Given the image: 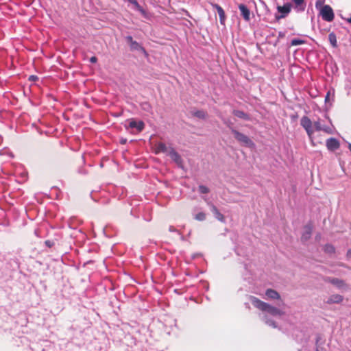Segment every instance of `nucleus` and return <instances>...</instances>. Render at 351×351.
Returning a JSON list of instances; mask_svg holds the SVG:
<instances>
[{
    "instance_id": "nucleus-3",
    "label": "nucleus",
    "mask_w": 351,
    "mask_h": 351,
    "mask_svg": "<svg viewBox=\"0 0 351 351\" xmlns=\"http://www.w3.org/2000/svg\"><path fill=\"white\" fill-rule=\"evenodd\" d=\"M232 132L234 135L235 138L242 145L250 147L254 146L252 141L245 134L241 133L234 129H232Z\"/></svg>"
},
{
    "instance_id": "nucleus-37",
    "label": "nucleus",
    "mask_w": 351,
    "mask_h": 351,
    "mask_svg": "<svg viewBox=\"0 0 351 351\" xmlns=\"http://www.w3.org/2000/svg\"><path fill=\"white\" fill-rule=\"evenodd\" d=\"M36 78H37V77H36V76H34V75H31V76H30V79L34 80V79H36Z\"/></svg>"
},
{
    "instance_id": "nucleus-22",
    "label": "nucleus",
    "mask_w": 351,
    "mask_h": 351,
    "mask_svg": "<svg viewBox=\"0 0 351 351\" xmlns=\"http://www.w3.org/2000/svg\"><path fill=\"white\" fill-rule=\"evenodd\" d=\"M0 156H8L10 158H13V154L7 148H4L0 150Z\"/></svg>"
},
{
    "instance_id": "nucleus-9",
    "label": "nucleus",
    "mask_w": 351,
    "mask_h": 351,
    "mask_svg": "<svg viewBox=\"0 0 351 351\" xmlns=\"http://www.w3.org/2000/svg\"><path fill=\"white\" fill-rule=\"evenodd\" d=\"M293 3V8L297 12H302L305 10L306 3L304 0H291Z\"/></svg>"
},
{
    "instance_id": "nucleus-29",
    "label": "nucleus",
    "mask_w": 351,
    "mask_h": 351,
    "mask_svg": "<svg viewBox=\"0 0 351 351\" xmlns=\"http://www.w3.org/2000/svg\"><path fill=\"white\" fill-rule=\"evenodd\" d=\"M304 43V41L300 39H293L291 40V45L293 46L299 45Z\"/></svg>"
},
{
    "instance_id": "nucleus-7",
    "label": "nucleus",
    "mask_w": 351,
    "mask_h": 351,
    "mask_svg": "<svg viewBox=\"0 0 351 351\" xmlns=\"http://www.w3.org/2000/svg\"><path fill=\"white\" fill-rule=\"evenodd\" d=\"M313 127L316 131H323L327 134L332 133V128L329 125L323 124L320 119L317 120L313 123Z\"/></svg>"
},
{
    "instance_id": "nucleus-34",
    "label": "nucleus",
    "mask_w": 351,
    "mask_h": 351,
    "mask_svg": "<svg viewBox=\"0 0 351 351\" xmlns=\"http://www.w3.org/2000/svg\"><path fill=\"white\" fill-rule=\"evenodd\" d=\"M138 11H139L141 14L144 16H147V13L145 12V10L141 6V8L138 10Z\"/></svg>"
},
{
    "instance_id": "nucleus-31",
    "label": "nucleus",
    "mask_w": 351,
    "mask_h": 351,
    "mask_svg": "<svg viewBox=\"0 0 351 351\" xmlns=\"http://www.w3.org/2000/svg\"><path fill=\"white\" fill-rule=\"evenodd\" d=\"M222 119H223V123H224L226 125H227L230 128V130H232V129H234V128L231 126V125H232V123H231V121H230V120H228V119H223V118H222Z\"/></svg>"
},
{
    "instance_id": "nucleus-35",
    "label": "nucleus",
    "mask_w": 351,
    "mask_h": 351,
    "mask_svg": "<svg viewBox=\"0 0 351 351\" xmlns=\"http://www.w3.org/2000/svg\"><path fill=\"white\" fill-rule=\"evenodd\" d=\"M126 40L131 45L132 42H134V40H133V38L131 36H128L126 37Z\"/></svg>"
},
{
    "instance_id": "nucleus-17",
    "label": "nucleus",
    "mask_w": 351,
    "mask_h": 351,
    "mask_svg": "<svg viewBox=\"0 0 351 351\" xmlns=\"http://www.w3.org/2000/svg\"><path fill=\"white\" fill-rule=\"evenodd\" d=\"M211 211L214 214L216 219H217L220 221H224L223 215L219 211V210L215 206H211Z\"/></svg>"
},
{
    "instance_id": "nucleus-16",
    "label": "nucleus",
    "mask_w": 351,
    "mask_h": 351,
    "mask_svg": "<svg viewBox=\"0 0 351 351\" xmlns=\"http://www.w3.org/2000/svg\"><path fill=\"white\" fill-rule=\"evenodd\" d=\"M130 47L132 50H137L141 51L145 56H147V53L145 48L142 47L136 41H134L130 45Z\"/></svg>"
},
{
    "instance_id": "nucleus-14",
    "label": "nucleus",
    "mask_w": 351,
    "mask_h": 351,
    "mask_svg": "<svg viewBox=\"0 0 351 351\" xmlns=\"http://www.w3.org/2000/svg\"><path fill=\"white\" fill-rule=\"evenodd\" d=\"M211 5H212L213 8H214L217 10V13L219 16L220 22L221 24H223L225 19H226V16H225V12L223 11V8L220 5H219L218 4H216V3H212Z\"/></svg>"
},
{
    "instance_id": "nucleus-2",
    "label": "nucleus",
    "mask_w": 351,
    "mask_h": 351,
    "mask_svg": "<svg viewBox=\"0 0 351 351\" xmlns=\"http://www.w3.org/2000/svg\"><path fill=\"white\" fill-rule=\"evenodd\" d=\"M319 14L325 21L331 22L334 20L335 14L333 10L329 5L322 6L320 8Z\"/></svg>"
},
{
    "instance_id": "nucleus-13",
    "label": "nucleus",
    "mask_w": 351,
    "mask_h": 351,
    "mask_svg": "<svg viewBox=\"0 0 351 351\" xmlns=\"http://www.w3.org/2000/svg\"><path fill=\"white\" fill-rule=\"evenodd\" d=\"M169 151V147H167V145L163 143H158L156 145L155 147V152L156 154L159 153H165L168 155Z\"/></svg>"
},
{
    "instance_id": "nucleus-30",
    "label": "nucleus",
    "mask_w": 351,
    "mask_h": 351,
    "mask_svg": "<svg viewBox=\"0 0 351 351\" xmlns=\"http://www.w3.org/2000/svg\"><path fill=\"white\" fill-rule=\"evenodd\" d=\"M45 243L46 246H47L48 247H51L55 245L54 241H51V240L45 241Z\"/></svg>"
},
{
    "instance_id": "nucleus-41",
    "label": "nucleus",
    "mask_w": 351,
    "mask_h": 351,
    "mask_svg": "<svg viewBox=\"0 0 351 351\" xmlns=\"http://www.w3.org/2000/svg\"><path fill=\"white\" fill-rule=\"evenodd\" d=\"M1 141H2V137H1V136H0V143H1Z\"/></svg>"
},
{
    "instance_id": "nucleus-24",
    "label": "nucleus",
    "mask_w": 351,
    "mask_h": 351,
    "mask_svg": "<svg viewBox=\"0 0 351 351\" xmlns=\"http://www.w3.org/2000/svg\"><path fill=\"white\" fill-rule=\"evenodd\" d=\"M331 282L335 285H337L338 287H342L344 285L343 281L338 279V278H334L331 280Z\"/></svg>"
},
{
    "instance_id": "nucleus-15",
    "label": "nucleus",
    "mask_w": 351,
    "mask_h": 351,
    "mask_svg": "<svg viewBox=\"0 0 351 351\" xmlns=\"http://www.w3.org/2000/svg\"><path fill=\"white\" fill-rule=\"evenodd\" d=\"M343 300L342 295L339 294H335L331 295L327 300V303L328 304H339L341 303Z\"/></svg>"
},
{
    "instance_id": "nucleus-39",
    "label": "nucleus",
    "mask_w": 351,
    "mask_h": 351,
    "mask_svg": "<svg viewBox=\"0 0 351 351\" xmlns=\"http://www.w3.org/2000/svg\"><path fill=\"white\" fill-rule=\"evenodd\" d=\"M348 149H349V150H350V152H351V143H349V144H348Z\"/></svg>"
},
{
    "instance_id": "nucleus-38",
    "label": "nucleus",
    "mask_w": 351,
    "mask_h": 351,
    "mask_svg": "<svg viewBox=\"0 0 351 351\" xmlns=\"http://www.w3.org/2000/svg\"><path fill=\"white\" fill-rule=\"evenodd\" d=\"M348 22L350 23L351 24V15H350V17L349 19H348Z\"/></svg>"
},
{
    "instance_id": "nucleus-19",
    "label": "nucleus",
    "mask_w": 351,
    "mask_h": 351,
    "mask_svg": "<svg viewBox=\"0 0 351 351\" xmlns=\"http://www.w3.org/2000/svg\"><path fill=\"white\" fill-rule=\"evenodd\" d=\"M265 295L267 298L271 299H278L280 297L278 293L273 289H267L266 291Z\"/></svg>"
},
{
    "instance_id": "nucleus-27",
    "label": "nucleus",
    "mask_w": 351,
    "mask_h": 351,
    "mask_svg": "<svg viewBox=\"0 0 351 351\" xmlns=\"http://www.w3.org/2000/svg\"><path fill=\"white\" fill-rule=\"evenodd\" d=\"M128 1L132 4L134 8L137 10L141 8V5H139L136 0H128Z\"/></svg>"
},
{
    "instance_id": "nucleus-21",
    "label": "nucleus",
    "mask_w": 351,
    "mask_h": 351,
    "mask_svg": "<svg viewBox=\"0 0 351 351\" xmlns=\"http://www.w3.org/2000/svg\"><path fill=\"white\" fill-rule=\"evenodd\" d=\"M233 114L239 118L243 119H247V115L244 112H243L241 110H234L233 111Z\"/></svg>"
},
{
    "instance_id": "nucleus-26",
    "label": "nucleus",
    "mask_w": 351,
    "mask_h": 351,
    "mask_svg": "<svg viewBox=\"0 0 351 351\" xmlns=\"http://www.w3.org/2000/svg\"><path fill=\"white\" fill-rule=\"evenodd\" d=\"M199 192L200 193L206 194L209 192V189L207 186L204 185H200L199 186Z\"/></svg>"
},
{
    "instance_id": "nucleus-36",
    "label": "nucleus",
    "mask_w": 351,
    "mask_h": 351,
    "mask_svg": "<svg viewBox=\"0 0 351 351\" xmlns=\"http://www.w3.org/2000/svg\"><path fill=\"white\" fill-rule=\"evenodd\" d=\"M97 58L93 56V57H91L90 59V61L92 62V63H95L97 62Z\"/></svg>"
},
{
    "instance_id": "nucleus-40",
    "label": "nucleus",
    "mask_w": 351,
    "mask_h": 351,
    "mask_svg": "<svg viewBox=\"0 0 351 351\" xmlns=\"http://www.w3.org/2000/svg\"><path fill=\"white\" fill-rule=\"evenodd\" d=\"M169 230L170 231H174V229L172 227H170Z\"/></svg>"
},
{
    "instance_id": "nucleus-25",
    "label": "nucleus",
    "mask_w": 351,
    "mask_h": 351,
    "mask_svg": "<svg viewBox=\"0 0 351 351\" xmlns=\"http://www.w3.org/2000/svg\"><path fill=\"white\" fill-rule=\"evenodd\" d=\"M194 115L199 119H204L206 117V113L202 110H197L195 112Z\"/></svg>"
},
{
    "instance_id": "nucleus-6",
    "label": "nucleus",
    "mask_w": 351,
    "mask_h": 351,
    "mask_svg": "<svg viewBox=\"0 0 351 351\" xmlns=\"http://www.w3.org/2000/svg\"><path fill=\"white\" fill-rule=\"evenodd\" d=\"M292 5L290 3H286L282 6L278 5L277 10L280 13V16H276L277 19L285 18L291 12Z\"/></svg>"
},
{
    "instance_id": "nucleus-11",
    "label": "nucleus",
    "mask_w": 351,
    "mask_h": 351,
    "mask_svg": "<svg viewBox=\"0 0 351 351\" xmlns=\"http://www.w3.org/2000/svg\"><path fill=\"white\" fill-rule=\"evenodd\" d=\"M129 127L136 128L138 132H141L145 127V123L142 121H136L134 119H130L129 121Z\"/></svg>"
},
{
    "instance_id": "nucleus-8",
    "label": "nucleus",
    "mask_w": 351,
    "mask_h": 351,
    "mask_svg": "<svg viewBox=\"0 0 351 351\" xmlns=\"http://www.w3.org/2000/svg\"><path fill=\"white\" fill-rule=\"evenodd\" d=\"M313 231V226L311 224H307L304 228V231L302 234L301 239L303 242L308 241L311 237Z\"/></svg>"
},
{
    "instance_id": "nucleus-4",
    "label": "nucleus",
    "mask_w": 351,
    "mask_h": 351,
    "mask_svg": "<svg viewBox=\"0 0 351 351\" xmlns=\"http://www.w3.org/2000/svg\"><path fill=\"white\" fill-rule=\"evenodd\" d=\"M300 125L305 130L309 138H312L314 129L311 120L306 116H304L300 119Z\"/></svg>"
},
{
    "instance_id": "nucleus-32",
    "label": "nucleus",
    "mask_w": 351,
    "mask_h": 351,
    "mask_svg": "<svg viewBox=\"0 0 351 351\" xmlns=\"http://www.w3.org/2000/svg\"><path fill=\"white\" fill-rule=\"evenodd\" d=\"M346 88L348 90V95H351V82L347 83Z\"/></svg>"
},
{
    "instance_id": "nucleus-28",
    "label": "nucleus",
    "mask_w": 351,
    "mask_h": 351,
    "mask_svg": "<svg viewBox=\"0 0 351 351\" xmlns=\"http://www.w3.org/2000/svg\"><path fill=\"white\" fill-rule=\"evenodd\" d=\"M324 3V1L323 0H317L315 1V8L316 9L320 10V8L324 6V5H323Z\"/></svg>"
},
{
    "instance_id": "nucleus-42",
    "label": "nucleus",
    "mask_w": 351,
    "mask_h": 351,
    "mask_svg": "<svg viewBox=\"0 0 351 351\" xmlns=\"http://www.w3.org/2000/svg\"><path fill=\"white\" fill-rule=\"evenodd\" d=\"M328 122H329L330 125H331V121L329 119H328Z\"/></svg>"
},
{
    "instance_id": "nucleus-33",
    "label": "nucleus",
    "mask_w": 351,
    "mask_h": 351,
    "mask_svg": "<svg viewBox=\"0 0 351 351\" xmlns=\"http://www.w3.org/2000/svg\"><path fill=\"white\" fill-rule=\"evenodd\" d=\"M330 94H331V92L330 91H328L325 97V102L326 103H328L329 102V100H330Z\"/></svg>"
},
{
    "instance_id": "nucleus-18",
    "label": "nucleus",
    "mask_w": 351,
    "mask_h": 351,
    "mask_svg": "<svg viewBox=\"0 0 351 351\" xmlns=\"http://www.w3.org/2000/svg\"><path fill=\"white\" fill-rule=\"evenodd\" d=\"M328 40L333 48L337 47V36L334 32H330L328 35Z\"/></svg>"
},
{
    "instance_id": "nucleus-12",
    "label": "nucleus",
    "mask_w": 351,
    "mask_h": 351,
    "mask_svg": "<svg viewBox=\"0 0 351 351\" xmlns=\"http://www.w3.org/2000/svg\"><path fill=\"white\" fill-rule=\"evenodd\" d=\"M326 147L329 150H335L339 147V141L335 138H330L326 141Z\"/></svg>"
},
{
    "instance_id": "nucleus-5",
    "label": "nucleus",
    "mask_w": 351,
    "mask_h": 351,
    "mask_svg": "<svg viewBox=\"0 0 351 351\" xmlns=\"http://www.w3.org/2000/svg\"><path fill=\"white\" fill-rule=\"evenodd\" d=\"M168 156H170L171 160L176 164V165L180 168L184 169V162L180 155L171 147H169V151Z\"/></svg>"
},
{
    "instance_id": "nucleus-1",
    "label": "nucleus",
    "mask_w": 351,
    "mask_h": 351,
    "mask_svg": "<svg viewBox=\"0 0 351 351\" xmlns=\"http://www.w3.org/2000/svg\"><path fill=\"white\" fill-rule=\"evenodd\" d=\"M251 302L252 304L263 311L261 319L265 322L266 324L273 328H277L276 322L268 317L269 315L274 317H280L285 314V312L278 308L272 306L256 298L252 297Z\"/></svg>"
},
{
    "instance_id": "nucleus-20",
    "label": "nucleus",
    "mask_w": 351,
    "mask_h": 351,
    "mask_svg": "<svg viewBox=\"0 0 351 351\" xmlns=\"http://www.w3.org/2000/svg\"><path fill=\"white\" fill-rule=\"evenodd\" d=\"M324 250L326 253L329 254H332L335 252V247L330 244H326L324 247Z\"/></svg>"
},
{
    "instance_id": "nucleus-10",
    "label": "nucleus",
    "mask_w": 351,
    "mask_h": 351,
    "mask_svg": "<svg viewBox=\"0 0 351 351\" xmlns=\"http://www.w3.org/2000/svg\"><path fill=\"white\" fill-rule=\"evenodd\" d=\"M239 9L241 12V15L246 21H249L250 20V11L247 8V7L244 4H239Z\"/></svg>"
},
{
    "instance_id": "nucleus-23",
    "label": "nucleus",
    "mask_w": 351,
    "mask_h": 351,
    "mask_svg": "<svg viewBox=\"0 0 351 351\" xmlns=\"http://www.w3.org/2000/svg\"><path fill=\"white\" fill-rule=\"evenodd\" d=\"M194 219L197 221H204L206 219V214L204 212H199L194 215Z\"/></svg>"
}]
</instances>
